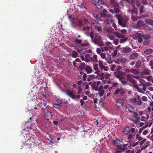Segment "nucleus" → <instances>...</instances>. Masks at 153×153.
I'll use <instances>...</instances> for the list:
<instances>
[{
  "label": "nucleus",
  "instance_id": "nucleus-1",
  "mask_svg": "<svg viewBox=\"0 0 153 153\" xmlns=\"http://www.w3.org/2000/svg\"><path fill=\"white\" fill-rule=\"evenodd\" d=\"M90 36L92 42L95 44L100 46H104L101 37L97 33H94L93 31H91L90 33Z\"/></svg>",
  "mask_w": 153,
  "mask_h": 153
},
{
  "label": "nucleus",
  "instance_id": "nucleus-2",
  "mask_svg": "<svg viewBox=\"0 0 153 153\" xmlns=\"http://www.w3.org/2000/svg\"><path fill=\"white\" fill-rule=\"evenodd\" d=\"M115 17L118 20L119 25L123 27H126L128 21V17L126 16H123L121 14H117Z\"/></svg>",
  "mask_w": 153,
  "mask_h": 153
},
{
  "label": "nucleus",
  "instance_id": "nucleus-3",
  "mask_svg": "<svg viewBox=\"0 0 153 153\" xmlns=\"http://www.w3.org/2000/svg\"><path fill=\"white\" fill-rule=\"evenodd\" d=\"M114 35L117 38L120 39L119 40L120 43L123 44L125 43L128 39V38L124 35L121 34L118 31L113 32Z\"/></svg>",
  "mask_w": 153,
  "mask_h": 153
},
{
  "label": "nucleus",
  "instance_id": "nucleus-4",
  "mask_svg": "<svg viewBox=\"0 0 153 153\" xmlns=\"http://www.w3.org/2000/svg\"><path fill=\"white\" fill-rule=\"evenodd\" d=\"M79 68L82 70H85L88 74L91 73L93 71L92 68L90 66L86 65L84 62L80 63Z\"/></svg>",
  "mask_w": 153,
  "mask_h": 153
},
{
  "label": "nucleus",
  "instance_id": "nucleus-5",
  "mask_svg": "<svg viewBox=\"0 0 153 153\" xmlns=\"http://www.w3.org/2000/svg\"><path fill=\"white\" fill-rule=\"evenodd\" d=\"M63 91L65 92L66 95L69 97L74 100L76 99V94L73 90L68 89L66 91L63 90Z\"/></svg>",
  "mask_w": 153,
  "mask_h": 153
},
{
  "label": "nucleus",
  "instance_id": "nucleus-6",
  "mask_svg": "<svg viewBox=\"0 0 153 153\" xmlns=\"http://www.w3.org/2000/svg\"><path fill=\"white\" fill-rule=\"evenodd\" d=\"M111 4L114 7V12L115 13H119L120 12L119 6L114 0H111Z\"/></svg>",
  "mask_w": 153,
  "mask_h": 153
},
{
  "label": "nucleus",
  "instance_id": "nucleus-7",
  "mask_svg": "<svg viewBox=\"0 0 153 153\" xmlns=\"http://www.w3.org/2000/svg\"><path fill=\"white\" fill-rule=\"evenodd\" d=\"M131 102L135 105H140L142 102L140 97L138 95L136 96L135 97L131 99Z\"/></svg>",
  "mask_w": 153,
  "mask_h": 153
},
{
  "label": "nucleus",
  "instance_id": "nucleus-8",
  "mask_svg": "<svg viewBox=\"0 0 153 153\" xmlns=\"http://www.w3.org/2000/svg\"><path fill=\"white\" fill-rule=\"evenodd\" d=\"M126 149L127 148L125 147L124 146H119L118 147V150L115 153H126L125 151ZM130 152V150H128L126 151V153H129Z\"/></svg>",
  "mask_w": 153,
  "mask_h": 153
},
{
  "label": "nucleus",
  "instance_id": "nucleus-9",
  "mask_svg": "<svg viewBox=\"0 0 153 153\" xmlns=\"http://www.w3.org/2000/svg\"><path fill=\"white\" fill-rule=\"evenodd\" d=\"M93 3L98 9H101L103 7V6L104 5V3L102 2V0H94L93 1Z\"/></svg>",
  "mask_w": 153,
  "mask_h": 153
},
{
  "label": "nucleus",
  "instance_id": "nucleus-10",
  "mask_svg": "<svg viewBox=\"0 0 153 153\" xmlns=\"http://www.w3.org/2000/svg\"><path fill=\"white\" fill-rule=\"evenodd\" d=\"M127 60V59L126 58L121 56L117 58L115 61V62L117 64H125Z\"/></svg>",
  "mask_w": 153,
  "mask_h": 153
},
{
  "label": "nucleus",
  "instance_id": "nucleus-11",
  "mask_svg": "<svg viewBox=\"0 0 153 153\" xmlns=\"http://www.w3.org/2000/svg\"><path fill=\"white\" fill-rule=\"evenodd\" d=\"M126 76L127 77V80L129 81L133 84H135L137 83V82L135 80L133 79V76L131 74H126Z\"/></svg>",
  "mask_w": 153,
  "mask_h": 153
},
{
  "label": "nucleus",
  "instance_id": "nucleus-12",
  "mask_svg": "<svg viewBox=\"0 0 153 153\" xmlns=\"http://www.w3.org/2000/svg\"><path fill=\"white\" fill-rule=\"evenodd\" d=\"M124 88H122V87L115 90L114 94L115 95L119 94L123 96L126 93V91L124 90Z\"/></svg>",
  "mask_w": 153,
  "mask_h": 153
},
{
  "label": "nucleus",
  "instance_id": "nucleus-13",
  "mask_svg": "<svg viewBox=\"0 0 153 153\" xmlns=\"http://www.w3.org/2000/svg\"><path fill=\"white\" fill-rule=\"evenodd\" d=\"M100 84V81H98L97 82H94L91 85V87L93 90L98 91V86Z\"/></svg>",
  "mask_w": 153,
  "mask_h": 153
},
{
  "label": "nucleus",
  "instance_id": "nucleus-14",
  "mask_svg": "<svg viewBox=\"0 0 153 153\" xmlns=\"http://www.w3.org/2000/svg\"><path fill=\"white\" fill-rule=\"evenodd\" d=\"M62 102V101L61 100H56L53 102V107L55 108H57L59 107H60Z\"/></svg>",
  "mask_w": 153,
  "mask_h": 153
},
{
  "label": "nucleus",
  "instance_id": "nucleus-15",
  "mask_svg": "<svg viewBox=\"0 0 153 153\" xmlns=\"http://www.w3.org/2000/svg\"><path fill=\"white\" fill-rule=\"evenodd\" d=\"M121 49H122L121 51L125 54L129 53L131 51V49L127 46L123 47L121 48Z\"/></svg>",
  "mask_w": 153,
  "mask_h": 153
},
{
  "label": "nucleus",
  "instance_id": "nucleus-16",
  "mask_svg": "<svg viewBox=\"0 0 153 153\" xmlns=\"http://www.w3.org/2000/svg\"><path fill=\"white\" fill-rule=\"evenodd\" d=\"M150 71L147 68H145L141 71V73L142 76L143 75H149L150 74Z\"/></svg>",
  "mask_w": 153,
  "mask_h": 153
},
{
  "label": "nucleus",
  "instance_id": "nucleus-17",
  "mask_svg": "<svg viewBox=\"0 0 153 153\" xmlns=\"http://www.w3.org/2000/svg\"><path fill=\"white\" fill-rule=\"evenodd\" d=\"M139 56V54L137 53H132L129 56V60H133L137 58Z\"/></svg>",
  "mask_w": 153,
  "mask_h": 153
},
{
  "label": "nucleus",
  "instance_id": "nucleus-18",
  "mask_svg": "<svg viewBox=\"0 0 153 153\" xmlns=\"http://www.w3.org/2000/svg\"><path fill=\"white\" fill-rule=\"evenodd\" d=\"M116 103L118 108L120 109L123 105V100L122 99H119L116 101Z\"/></svg>",
  "mask_w": 153,
  "mask_h": 153
},
{
  "label": "nucleus",
  "instance_id": "nucleus-19",
  "mask_svg": "<svg viewBox=\"0 0 153 153\" xmlns=\"http://www.w3.org/2000/svg\"><path fill=\"white\" fill-rule=\"evenodd\" d=\"M138 114L136 112H134V115L133 117H134L135 118V120H134V123H136L138 122L140 120V117H138Z\"/></svg>",
  "mask_w": 153,
  "mask_h": 153
},
{
  "label": "nucleus",
  "instance_id": "nucleus-20",
  "mask_svg": "<svg viewBox=\"0 0 153 153\" xmlns=\"http://www.w3.org/2000/svg\"><path fill=\"white\" fill-rule=\"evenodd\" d=\"M142 65V62L140 60H137L135 63L134 68L137 69L140 68Z\"/></svg>",
  "mask_w": 153,
  "mask_h": 153
},
{
  "label": "nucleus",
  "instance_id": "nucleus-21",
  "mask_svg": "<svg viewBox=\"0 0 153 153\" xmlns=\"http://www.w3.org/2000/svg\"><path fill=\"white\" fill-rule=\"evenodd\" d=\"M105 59L106 61L108 63H111L113 62L111 59V55L109 54L107 55V56L105 57Z\"/></svg>",
  "mask_w": 153,
  "mask_h": 153
},
{
  "label": "nucleus",
  "instance_id": "nucleus-22",
  "mask_svg": "<svg viewBox=\"0 0 153 153\" xmlns=\"http://www.w3.org/2000/svg\"><path fill=\"white\" fill-rule=\"evenodd\" d=\"M145 22L146 24L153 26V20L151 19H147L145 20Z\"/></svg>",
  "mask_w": 153,
  "mask_h": 153
},
{
  "label": "nucleus",
  "instance_id": "nucleus-23",
  "mask_svg": "<svg viewBox=\"0 0 153 153\" xmlns=\"http://www.w3.org/2000/svg\"><path fill=\"white\" fill-rule=\"evenodd\" d=\"M78 52L82 54H85V53H90L91 52L92 50L91 49H88L87 51H85L84 49L79 50L78 51Z\"/></svg>",
  "mask_w": 153,
  "mask_h": 153
},
{
  "label": "nucleus",
  "instance_id": "nucleus-24",
  "mask_svg": "<svg viewBox=\"0 0 153 153\" xmlns=\"http://www.w3.org/2000/svg\"><path fill=\"white\" fill-rule=\"evenodd\" d=\"M153 50L152 49L149 48L145 50L144 51V53L146 55L151 54L153 53Z\"/></svg>",
  "mask_w": 153,
  "mask_h": 153
},
{
  "label": "nucleus",
  "instance_id": "nucleus-25",
  "mask_svg": "<svg viewBox=\"0 0 153 153\" xmlns=\"http://www.w3.org/2000/svg\"><path fill=\"white\" fill-rule=\"evenodd\" d=\"M71 55L72 57L74 58H76L78 56L77 52L75 51H73L71 52Z\"/></svg>",
  "mask_w": 153,
  "mask_h": 153
},
{
  "label": "nucleus",
  "instance_id": "nucleus-26",
  "mask_svg": "<svg viewBox=\"0 0 153 153\" xmlns=\"http://www.w3.org/2000/svg\"><path fill=\"white\" fill-rule=\"evenodd\" d=\"M137 25L139 27H143L145 25V23L143 21L139 20L137 22Z\"/></svg>",
  "mask_w": 153,
  "mask_h": 153
},
{
  "label": "nucleus",
  "instance_id": "nucleus-27",
  "mask_svg": "<svg viewBox=\"0 0 153 153\" xmlns=\"http://www.w3.org/2000/svg\"><path fill=\"white\" fill-rule=\"evenodd\" d=\"M126 109H128L129 111L131 112L133 111L134 108L130 105H128L126 106Z\"/></svg>",
  "mask_w": 153,
  "mask_h": 153
},
{
  "label": "nucleus",
  "instance_id": "nucleus-28",
  "mask_svg": "<svg viewBox=\"0 0 153 153\" xmlns=\"http://www.w3.org/2000/svg\"><path fill=\"white\" fill-rule=\"evenodd\" d=\"M105 30L109 33H110L114 32V29L111 27H109L105 28Z\"/></svg>",
  "mask_w": 153,
  "mask_h": 153
},
{
  "label": "nucleus",
  "instance_id": "nucleus-29",
  "mask_svg": "<svg viewBox=\"0 0 153 153\" xmlns=\"http://www.w3.org/2000/svg\"><path fill=\"white\" fill-rule=\"evenodd\" d=\"M141 17H138L137 15H132L131 16V19L132 20L135 21L137 20L138 19L141 18Z\"/></svg>",
  "mask_w": 153,
  "mask_h": 153
},
{
  "label": "nucleus",
  "instance_id": "nucleus-30",
  "mask_svg": "<svg viewBox=\"0 0 153 153\" xmlns=\"http://www.w3.org/2000/svg\"><path fill=\"white\" fill-rule=\"evenodd\" d=\"M130 129L128 127H126L123 130V133L125 134H128L130 132Z\"/></svg>",
  "mask_w": 153,
  "mask_h": 153
},
{
  "label": "nucleus",
  "instance_id": "nucleus-31",
  "mask_svg": "<svg viewBox=\"0 0 153 153\" xmlns=\"http://www.w3.org/2000/svg\"><path fill=\"white\" fill-rule=\"evenodd\" d=\"M94 28L95 30L97 31L99 33H100L102 31V28L100 26L95 25L94 27Z\"/></svg>",
  "mask_w": 153,
  "mask_h": 153
},
{
  "label": "nucleus",
  "instance_id": "nucleus-32",
  "mask_svg": "<svg viewBox=\"0 0 153 153\" xmlns=\"http://www.w3.org/2000/svg\"><path fill=\"white\" fill-rule=\"evenodd\" d=\"M46 118H47L48 120H49V119H51L52 117V114L51 113L50 111H48L46 114Z\"/></svg>",
  "mask_w": 153,
  "mask_h": 153
},
{
  "label": "nucleus",
  "instance_id": "nucleus-33",
  "mask_svg": "<svg viewBox=\"0 0 153 153\" xmlns=\"http://www.w3.org/2000/svg\"><path fill=\"white\" fill-rule=\"evenodd\" d=\"M124 74V73L123 72L119 71L116 74V76L117 78H119L120 79V78H121V76H123Z\"/></svg>",
  "mask_w": 153,
  "mask_h": 153
},
{
  "label": "nucleus",
  "instance_id": "nucleus-34",
  "mask_svg": "<svg viewBox=\"0 0 153 153\" xmlns=\"http://www.w3.org/2000/svg\"><path fill=\"white\" fill-rule=\"evenodd\" d=\"M113 20L112 19H106L105 20H104V23L107 25H108L109 24V22H112Z\"/></svg>",
  "mask_w": 153,
  "mask_h": 153
},
{
  "label": "nucleus",
  "instance_id": "nucleus-35",
  "mask_svg": "<svg viewBox=\"0 0 153 153\" xmlns=\"http://www.w3.org/2000/svg\"><path fill=\"white\" fill-rule=\"evenodd\" d=\"M137 10L136 7H134L132 10L131 15H137Z\"/></svg>",
  "mask_w": 153,
  "mask_h": 153
},
{
  "label": "nucleus",
  "instance_id": "nucleus-36",
  "mask_svg": "<svg viewBox=\"0 0 153 153\" xmlns=\"http://www.w3.org/2000/svg\"><path fill=\"white\" fill-rule=\"evenodd\" d=\"M91 26H86L83 27L82 30L83 31H89L91 27Z\"/></svg>",
  "mask_w": 153,
  "mask_h": 153
},
{
  "label": "nucleus",
  "instance_id": "nucleus-37",
  "mask_svg": "<svg viewBox=\"0 0 153 153\" xmlns=\"http://www.w3.org/2000/svg\"><path fill=\"white\" fill-rule=\"evenodd\" d=\"M151 36L149 34H144L143 36V38L146 40H148L150 38Z\"/></svg>",
  "mask_w": 153,
  "mask_h": 153
},
{
  "label": "nucleus",
  "instance_id": "nucleus-38",
  "mask_svg": "<svg viewBox=\"0 0 153 153\" xmlns=\"http://www.w3.org/2000/svg\"><path fill=\"white\" fill-rule=\"evenodd\" d=\"M141 77L143 78H146L148 81L150 82L151 81V80L153 78L152 76H146L145 77L142 76Z\"/></svg>",
  "mask_w": 153,
  "mask_h": 153
},
{
  "label": "nucleus",
  "instance_id": "nucleus-39",
  "mask_svg": "<svg viewBox=\"0 0 153 153\" xmlns=\"http://www.w3.org/2000/svg\"><path fill=\"white\" fill-rule=\"evenodd\" d=\"M120 142V140L118 139H116L115 140H113V143L116 146L118 144V143Z\"/></svg>",
  "mask_w": 153,
  "mask_h": 153
},
{
  "label": "nucleus",
  "instance_id": "nucleus-40",
  "mask_svg": "<svg viewBox=\"0 0 153 153\" xmlns=\"http://www.w3.org/2000/svg\"><path fill=\"white\" fill-rule=\"evenodd\" d=\"M102 14L101 15H96L95 16H94V17L96 19H98L99 21H102Z\"/></svg>",
  "mask_w": 153,
  "mask_h": 153
},
{
  "label": "nucleus",
  "instance_id": "nucleus-41",
  "mask_svg": "<svg viewBox=\"0 0 153 153\" xmlns=\"http://www.w3.org/2000/svg\"><path fill=\"white\" fill-rule=\"evenodd\" d=\"M114 35H113L112 34H108V37L111 40H113L114 39Z\"/></svg>",
  "mask_w": 153,
  "mask_h": 153
},
{
  "label": "nucleus",
  "instance_id": "nucleus-42",
  "mask_svg": "<svg viewBox=\"0 0 153 153\" xmlns=\"http://www.w3.org/2000/svg\"><path fill=\"white\" fill-rule=\"evenodd\" d=\"M117 50L113 51L111 53V55L113 57H115L117 55Z\"/></svg>",
  "mask_w": 153,
  "mask_h": 153
},
{
  "label": "nucleus",
  "instance_id": "nucleus-43",
  "mask_svg": "<svg viewBox=\"0 0 153 153\" xmlns=\"http://www.w3.org/2000/svg\"><path fill=\"white\" fill-rule=\"evenodd\" d=\"M104 93V91H98V93H97V95H99L100 97H102Z\"/></svg>",
  "mask_w": 153,
  "mask_h": 153
},
{
  "label": "nucleus",
  "instance_id": "nucleus-44",
  "mask_svg": "<svg viewBox=\"0 0 153 153\" xmlns=\"http://www.w3.org/2000/svg\"><path fill=\"white\" fill-rule=\"evenodd\" d=\"M97 55L95 54H94L93 56V59L92 60L94 62H97L98 60H97Z\"/></svg>",
  "mask_w": 153,
  "mask_h": 153
},
{
  "label": "nucleus",
  "instance_id": "nucleus-45",
  "mask_svg": "<svg viewBox=\"0 0 153 153\" xmlns=\"http://www.w3.org/2000/svg\"><path fill=\"white\" fill-rule=\"evenodd\" d=\"M150 43V41L149 40H145L143 42V45L144 46H146L148 45Z\"/></svg>",
  "mask_w": 153,
  "mask_h": 153
},
{
  "label": "nucleus",
  "instance_id": "nucleus-46",
  "mask_svg": "<svg viewBox=\"0 0 153 153\" xmlns=\"http://www.w3.org/2000/svg\"><path fill=\"white\" fill-rule=\"evenodd\" d=\"M83 22H84V24L87 25H89L90 23L89 21L87 19L85 18L84 19Z\"/></svg>",
  "mask_w": 153,
  "mask_h": 153
},
{
  "label": "nucleus",
  "instance_id": "nucleus-47",
  "mask_svg": "<svg viewBox=\"0 0 153 153\" xmlns=\"http://www.w3.org/2000/svg\"><path fill=\"white\" fill-rule=\"evenodd\" d=\"M139 134H137L136 135V138L138 139L139 141H141L142 140V138L141 136H139Z\"/></svg>",
  "mask_w": 153,
  "mask_h": 153
},
{
  "label": "nucleus",
  "instance_id": "nucleus-48",
  "mask_svg": "<svg viewBox=\"0 0 153 153\" xmlns=\"http://www.w3.org/2000/svg\"><path fill=\"white\" fill-rule=\"evenodd\" d=\"M99 66L101 69H102V68H105V66H104L102 63L100 62H99Z\"/></svg>",
  "mask_w": 153,
  "mask_h": 153
},
{
  "label": "nucleus",
  "instance_id": "nucleus-49",
  "mask_svg": "<svg viewBox=\"0 0 153 153\" xmlns=\"http://www.w3.org/2000/svg\"><path fill=\"white\" fill-rule=\"evenodd\" d=\"M83 24V21L82 20H79L78 22V25L79 26H82Z\"/></svg>",
  "mask_w": 153,
  "mask_h": 153
},
{
  "label": "nucleus",
  "instance_id": "nucleus-50",
  "mask_svg": "<svg viewBox=\"0 0 153 153\" xmlns=\"http://www.w3.org/2000/svg\"><path fill=\"white\" fill-rule=\"evenodd\" d=\"M144 6H142L140 8V12L141 13H144V10H143Z\"/></svg>",
  "mask_w": 153,
  "mask_h": 153
},
{
  "label": "nucleus",
  "instance_id": "nucleus-51",
  "mask_svg": "<svg viewBox=\"0 0 153 153\" xmlns=\"http://www.w3.org/2000/svg\"><path fill=\"white\" fill-rule=\"evenodd\" d=\"M75 42L77 44H80L82 42V40L77 38H75Z\"/></svg>",
  "mask_w": 153,
  "mask_h": 153
},
{
  "label": "nucleus",
  "instance_id": "nucleus-52",
  "mask_svg": "<svg viewBox=\"0 0 153 153\" xmlns=\"http://www.w3.org/2000/svg\"><path fill=\"white\" fill-rule=\"evenodd\" d=\"M113 43L115 45H117L118 44L119 40L118 39H115L114 40Z\"/></svg>",
  "mask_w": 153,
  "mask_h": 153
},
{
  "label": "nucleus",
  "instance_id": "nucleus-53",
  "mask_svg": "<svg viewBox=\"0 0 153 153\" xmlns=\"http://www.w3.org/2000/svg\"><path fill=\"white\" fill-rule=\"evenodd\" d=\"M141 84V85H145V81L142 79H140V80H139Z\"/></svg>",
  "mask_w": 153,
  "mask_h": 153
},
{
  "label": "nucleus",
  "instance_id": "nucleus-54",
  "mask_svg": "<svg viewBox=\"0 0 153 153\" xmlns=\"http://www.w3.org/2000/svg\"><path fill=\"white\" fill-rule=\"evenodd\" d=\"M127 31L125 29H123L121 30L120 33L121 34L124 35L127 33Z\"/></svg>",
  "mask_w": 153,
  "mask_h": 153
},
{
  "label": "nucleus",
  "instance_id": "nucleus-55",
  "mask_svg": "<svg viewBox=\"0 0 153 153\" xmlns=\"http://www.w3.org/2000/svg\"><path fill=\"white\" fill-rule=\"evenodd\" d=\"M101 57L103 59H105L106 57V54L104 53H101L100 54Z\"/></svg>",
  "mask_w": 153,
  "mask_h": 153
},
{
  "label": "nucleus",
  "instance_id": "nucleus-56",
  "mask_svg": "<svg viewBox=\"0 0 153 153\" xmlns=\"http://www.w3.org/2000/svg\"><path fill=\"white\" fill-rule=\"evenodd\" d=\"M121 82L123 85H125L127 84V81L126 80H121Z\"/></svg>",
  "mask_w": 153,
  "mask_h": 153
},
{
  "label": "nucleus",
  "instance_id": "nucleus-57",
  "mask_svg": "<svg viewBox=\"0 0 153 153\" xmlns=\"http://www.w3.org/2000/svg\"><path fill=\"white\" fill-rule=\"evenodd\" d=\"M136 69H132V70H130L129 69H126L125 70V72L126 73H127V72L132 73Z\"/></svg>",
  "mask_w": 153,
  "mask_h": 153
},
{
  "label": "nucleus",
  "instance_id": "nucleus-58",
  "mask_svg": "<svg viewBox=\"0 0 153 153\" xmlns=\"http://www.w3.org/2000/svg\"><path fill=\"white\" fill-rule=\"evenodd\" d=\"M111 76V75L110 74H106L105 75V79H109L110 78V77Z\"/></svg>",
  "mask_w": 153,
  "mask_h": 153
},
{
  "label": "nucleus",
  "instance_id": "nucleus-59",
  "mask_svg": "<svg viewBox=\"0 0 153 153\" xmlns=\"http://www.w3.org/2000/svg\"><path fill=\"white\" fill-rule=\"evenodd\" d=\"M94 69L95 71H97L98 69V65L97 64L94 65L93 66Z\"/></svg>",
  "mask_w": 153,
  "mask_h": 153
},
{
  "label": "nucleus",
  "instance_id": "nucleus-60",
  "mask_svg": "<svg viewBox=\"0 0 153 153\" xmlns=\"http://www.w3.org/2000/svg\"><path fill=\"white\" fill-rule=\"evenodd\" d=\"M137 86V87H138L137 91L141 93H144V92L143 91V90L142 88H139L138 87V86Z\"/></svg>",
  "mask_w": 153,
  "mask_h": 153
},
{
  "label": "nucleus",
  "instance_id": "nucleus-61",
  "mask_svg": "<svg viewBox=\"0 0 153 153\" xmlns=\"http://www.w3.org/2000/svg\"><path fill=\"white\" fill-rule=\"evenodd\" d=\"M149 65L151 67V69H153V60H151L150 61L149 63Z\"/></svg>",
  "mask_w": 153,
  "mask_h": 153
},
{
  "label": "nucleus",
  "instance_id": "nucleus-62",
  "mask_svg": "<svg viewBox=\"0 0 153 153\" xmlns=\"http://www.w3.org/2000/svg\"><path fill=\"white\" fill-rule=\"evenodd\" d=\"M87 75L86 73H84L83 76V79L84 81H85L86 80V77Z\"/></svg>",
  "mask_w": 153,
  "mask_h": 153
},
{
  "label": "nucleus",
  "instance_id": "nucleus-63",
  "mask_svg": "<svg viewBox=\"0 0 153 153\" xmlns=\"http://www.w3.org/2000/svg\"><path fill=\"white\" fill-rule=\"evenodd\" d=\"M104 16H105V17H107L108 18H110V19H112V16L110 14H108V15L104 14Z\"/></svg>",
  "mask_w": 153,
  "mask_h": 153
},
{
  "label": "nucleus",
  "instance_id": "nucleus-64",
  "mask_svg": "<svg viewBox=\"0 0 153 153\" xmlns=\"http://www.w3.org/2000/svg\"><path fill=\"white\" fill-rule=\"evenodd\" d=\"M116 66L115 65H112L111 67V69L112 71H114L115 69V68H116Z\"/></svg>",
  "mask_w": 153,
  "mask_h": 153
}]
</instances>
